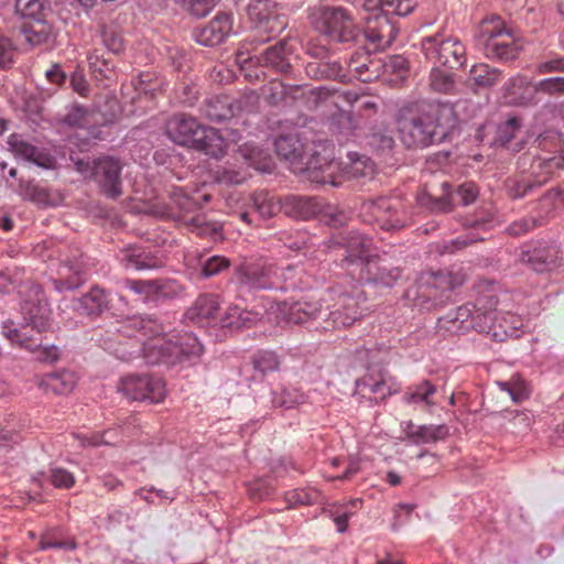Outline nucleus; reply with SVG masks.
I'll use <instances>...</instances> for the list:
<instances>
[{
  "label": "nucleus",
  "mask_w": 564,
  "mask_h": 564,
  "mask_svg": "<svg viewBox=\"0 0 564 564\" xmlns=\"http://www.w3.org/2000/svg\"><path fill=\"white\" fill-rule=\"evenodd\" d=\"M142 351L147 364L172 367L197 359L203 352V345L192 333H184L171 338L150 339L143 344Z\"/></svg>",
  "instance_id": "20e7f679"
},
{
  "label": "nucleus",
  "mask_w": 564,
  "mask_h": 564,
  "mask_svg": "<svg viewBox=\"0 0 564 564\" xmlns=\"http://www.w3.org/2000/svg\"><path fill=\"white\" fill-rule=\"evenodd\" d=\"M356 386L358 389H368L370 393L379 394L381 400L399 391L393 379L383 370L369 371L356 381Z\"/></svg>",
  "instance_id": "7c9ffc66"
},
{
  "label": "nucleus",
  "mask_w": 564,
  "mask_h": 564,
  "mask_svg": "<svg viewBox=\"0 0 564 564\" xmlns=\"http://www.w3.org/2000/svg\"><path fill=\"white\" fill-rule=\"evenodd\" d=\"M498 386L517 403L528 399L530 395V389L525 380H523L518 373L513 375L508 381L498 382Z\"/></svg>",
  "instance_id": "6e6d98bb"
},
{
  "label": "nucleus",
  "mask_w": 564,
  "mask_h": 564,
  "mask_svg": "<svg viewBox=\"0 0 564 564\" xmlns=\"http://www.w3.org/2000/svg\"><path fill=\"white\" fill-rule=\"evenodd\" d=\"M362 7L369 12L406 17L417 7V0H364Z\"/></svg>",
  "instance_id": "f704fd0d"
},
{
  "label": "nucleus",
  "mask_w": 564,
  "mask_h": 564,
  "mask_svg": "<svg viewBox=\"0 0 564 564\" xmlns=\"http://www.w3.org/2000/svg\"><path fill=\"white\" fill-rule=\"evenodd\" d=\"M435 392V386L430 380L424 379L417 384L409 387L408 391L403 395V400L406 403L424 402L427 405H432L434 404V402H432L430 398Z\"/></svg>",
  "instance_id": "8fccbe9b"
},
{
  "label": "nucleus",
  "mask_w": 564,
  "mask_h": 564,
  "mask_svg": "<svg viewBox=\"0 0 564 564\" xmlns=\"http://www.w3.org/2000/svg\"><path fill=\"white\" fill-rule=\"evenodd\" d=\"M189 148L213 159H220L226 154L227 143L217 129L203 126Z\"/></svg>",
  "instance_id": "c756f323"
},
{
  "label": "nucleus",
  "mask_w": 564,
  "mask_h": 564,
  "mask_svg": "<svg viewBox=\"0 0 564 564\" xmlns=\"http://www.w3.org/2000/svg\"><path fill=\"white\" fill-rule=\"evenodd\" d=\"M283 130L274 140V149L278 156L289 161L292 165L301 163L304 155V144L299 137V132L294 126L288 121H271L270 127Z\"/></svg>",
  "instance_id": "6ab92c4d"
},
{
  "label": "nucleus",
  "mask_w": 564,
  "mask_h": 564,
  "mask_svg": "<svg viewBox=\"0 0 564 564\" xmlns=\"http://www.w3.org/2000/svg\"><path fill=\"white\" fill-rule=\"evenodd\" d=\"M219 311L218 296L206 293L200 294L185 313V318L195 324H203L209 319H214Z\"/></svg>",
  "instance_id": "2f4dec72"
},
{
  "label": "nucleus",
  "mask_w": 564,
  "mask_h": 564,
  "mask_svg": "<svg viewBox=\"0 0 564 564\" xmlns=\"http://www.w3.org/2000/svg\"><path fill=\"white\" fill-rule=\"evenodd\" d=\"M305 394L295 388H282L280 391H273L272 405L274 408L290 409L294 405L305 402Z\"/></svg>",
  "instance_id": "5fc2aeb1"
},
{
  "label": "nucleus",
  "mask_w": 564,
  "mask_h": 564,
  "mask_svg": "<svg viewBox=\"0 0 564 564\" xmlns=\"http://www.w3.org/2000/svg\"><path fill=\"white\" fill-rule=\"evenodd\" d=\"M74 163L76 171L96 183L99 192L107 198L117 199L122 195L123 163L119 158L104 154L91 161L78 159Z\"/></svg>",
  "instance_id": "423d86ee"
},
{
  "label": "nucleus",
  "mask_w": 564,
  "mask_h": 564,
  "mask_svg": "<svg viewBox=\"0 0 564 564\" xmlns=\"http://www.w3.org/2000/svg\"><path fill=\"white\" fill-rule=\"evenodd\" d=\"M332 301L333 303L328 301L326 325H322L324 329L349 327L365 314L366 308L361 306L360 295L341 293Z\"/></svg>",
  "instance_id": "f3484780"
},
{
  "label": "nucleus",
  "mask_w": 564,
  "mask_h": 564,
  "mask_svg": "<svg viewBox=\"0 0 564 564\" xmlns=\"http://www.w3.org/2000/svg\"><path fill=\"white\" fill-rule=\"evenodd\" d=\"M412 202L402 193L367 199L361 203L362 221L384 231H400L412 223Z\"/></svg>",
  "instance_id": "7ed1b4c3"
},
{
  "label": "nucleus",
  "mask_w": 564,
  "mask_h": 564,
  "mask_svg": "<svg viewBox=\"0 0 564 564\" xmlns=\"http://www.w3.org/2000/svg\"><path fill=\"white\" fill-rule=\"evenodd\" d=\"M8 144L15 156L30 161L40 167L52 169L56 163L54 156L24 141L19 134H11Z\"/></svg>",
  "instance_id": "c85d7f7f"
},
{
  "label": "nucleus",
  "mask_w": 564,
  "mask_h": 564,
  "mask_svg": "<svg viewBox=\"0 0 564 564\" xmlns=\"http://www.w3.org/2000/svg\"><path fill=\"white\" fill-rule=\"evenodd\" d=\"M337 243L345 248L341 265L347 269L356 267L361 270L365 268L366 262L372 258L369 254L371 240L361 234L350 232L347 236L340 237Z\"/></svg>",
  "instance_id": "b1692460"
},
{
  "label": "nucleus",
  "mask_w": 564,
  "mask_h": 564,
  "mask_svg": "<svg viewBox=\"0 0 564 564\" xmlns=\"http://www.w3.org/2000/svg\"><path fill=\"white\" fill-rule=\"evenodd\" d=\"M503 98L512 106L531 107L539 104L535 83H531L525 76L510 77L503 85Z\"/></svg>",
  "instance_id": "393cba45"
},
{
  "label": "nucleus",
  "mask_w": 564,
  "mask_h": 564,
  "mask_svg": "<svg viewBox=\"0 0 564 564\" xmlns=\"http://www.w3.org/2000/svg\"><path fill=\"white\" fill-rule=\"evenodd\" d=\"M258 97L251 93L234 99L228 95H217L206 98L199 110L200 115L212 122L220 123L234 118L240 111H250Z\"/></svg>",
  "instance_id": "ddd939ff"
},
{
  "label": "nucleus",
  "mask_w": 564,
  "mask_h": 564,
  "mask_svg": "<svg viewBox=\"0 0 564 564\" xmlns=\"http://www.w3.org/2000/svg\"><path fill=\"white\" fill-rule=\"evenodd\" d=\"M564 165V155H554L547 159H538L531 165V176H534L535 181L541 182L543 186L550 181L554 174L561 170Z\"/></svg>",
  "instance_id": "37998d69"
},
{
  "label": "nucleus",
  "mask_w": 564,
  "mask_h": 564,
  "mask_svg": "<svg viewBox=\"0 0 564 564\" xmlns=\"http://www.w3.org/2000/svg\"><path fill=\"white\" fill-rule=\"evenodd\" d=\"M258 318V313L243 310L238 305H231L219 318L218 324L221 328L240 329L242 327H251L257 323Z\"/></svg>",
  "instance_id": "58836bf2"
},
{
  "label": "nucleus",
  "mask_w": 564,
  "mask_h": 564,
  "mask_svg": "<svg viewBox=\"0 0 564 564\" xmlns=\"http://www.w3.org/2000/svg\"><path fill=\"white\" fill-rule=\"evenodd\" d=\"M518 261L538 273L549 272L561 265V250L553 242L530 241L520 247Z\"/></svg>",
  "instance_id": "2eb2a0df"
},
{
  "label": "nucleus",
  "mask_w": 564,
  "mask_h": 564,
  "mask_svg": "<svg viewBox=\"0 0 564 564\" xmlns=\"http://www.w3.org/2000/svg\"><path fill=\"white\" fill-rule=\"evenodd\" d=\"M421 50L433 65L448 69H458L467 61L465 45L457 37L445 36L442 32L423 37Z\"/></svg>",
  "instance_id": "9d476101"
},
{
  "label": "nucleus",
  "mask_w": 564,
  "mask_h": 564,
  "mask_svg": "<svg viewBox=\"0 0 564 564\" xmlns=\"http://www.w3.org/2000/svg\"><path fill=\"white\" fill-rule=\"evenodd\" d=\"M236 62L242 70L253 65L263 69V74L271 73L286 77H294L297 55L291 40L285 37L273 45L263 50L260 55L247 56L245 53H238Z\"/></svg>",
  "instance_id": "6e6552de"
},
{
  "label": "nucleus",
  "mask_w": 564,
  "mask_h": 564,
  "mask_svg": "<svg viewBox=\"0 0 564 564\" xmlns=\"http://www.w3.org/2000/svg\"><path fill=\"white\" fill-rule=\"evenodd\" d=\"M540 187L541 182L535 181L530 174H518L505 181L506 193L511 199H521Z\"/></svg>",
  "instance_id": "ea45409f"
},
{
  "label": "nucleus",
  "mask_w": 564,
  "mask_h": 564,
  "mask_svg": "<svg viewBox=\"0 0 564 564\" xmlns=\"http://www.w3.org/2000/svg\"><path fill=\"white\" fill-rule=\"evenodd\" d=\"M48 0H15V13L21 18H29L33 20L43 19L45 11L50 10Z\"/></svg>",
  "instance_id": "de8ad7c7"
},
{
  "label": "nucleus",
  "mask_w": 564,
  "mask_h": 564,
  "mask_svg": "<svg viewBox=\"0 0 564 564\" xmlns=\"http://www.w3.org/2000/svg\"><path fill=\"white\" fill-rule=\"evenodd\" d=\"M433 65L430 73V86L436 93L452 94L455 90L454 74Z\"/></svg>",
  "instance_id": "3c124183"
},
{
  "label": "nucleus",
  "mask_w": 564,
  "mask_h": 564,
  "mask_svg": "<svg viewBox=\"0 0 564 564\" xmlns=\"http://www.w3.org/2000/svg\"><path fill=\"white\" fill-rule=\"evenodd\" d=\"M445 321L453 324V328L457 330H468L469 328L479 327L485 330V325H481V317L477 316L471 303H466L456 308L455 312H449L445 316Z\"/></svg>",
  "instance_id": "e433bc0d"
},
{
  "label": "nucleus",
  "mask_w": 564,
  "mask_h": 564,
  "mask_svg": "<svg viewBox=\"0 0 564 564\" xmlns=\"http://www.w3.org/2000/svg\"><path fill=\"white\" fill-rule=\"evenodd\" d=\"M232 32V15L219 12L207 24L194 29L195 41L204 46H217L224 43Z\"/></svg>",
  "instance_id": "4be33fe9"
},
{
  "label": "nucleus",
  "mask_w": 564,
  "mask_h": 564,
  "mask_svg": "<svg viewBox=\"0 0 564 564\" xmlns=\"http://www.w3.org/2000/svg\"><path fill=\"white\" fill-rule=\"evenodd\" d=\"M416 203L420 207L433 214L451 213L455 205L454 200H447L443 196H433L423 192L416 195Z\"/></svg>",
  "instance_id": "603ef678"
},
{
  "label": "nucleus",
  "mask_w": 564,
  "mask_h": 564,
  "mask_svg": "<svg viewBox=\"0 0 564 564\" xmlns=\"http://www.w3.org/2000/svg\"><path fill=\"white\" fill-rule=\"evenodd\" d=\"M127 323L129 327L151 339L160 338V335L164 333L163 324L152 315L133 316Z\"/></svg>",
  "instance_id": "c03bdc74"
},
{
  "label": "nucleus",
  "mask_w": 564,
  "mask_h": 564,
  "mask_svg": "<svg viewBox=\"0 0 564 564\" xmlns=\"http://www.w3.org/2000/svg\"><path fill=\"white\" fill-rule=\"evenodd\" d=\"M108 292L99 285H94L80 297L72 300V308L80 316L96 318L110 308Z\"/></svg>",
  "instance_id": "a878e982"
},
{
  "label": "nucleus",
  "mask_w": 564,
  "mask_h": 564,
  "mask_svg": "<svg viewBox=\"0 0 564 564\" xmlns=\"http://www.w3.org/2000/svg\"><path fill=\"white\" fill-rule=\"evenodd\" d=\"M315 29L338 43L357 42L361 30L350 12L343 7L322 6L314 20Z\"/></svg>",
  "instance_id": "1a4fd4ad"
},
{
  "label": "nucleus",
  "mask_w": 564,
  "mask_h": 564,
  "mask_svg": "<svg viewBox=\"0 0 564 564\" xmlns=\"http://www.w3.org/2000/svg\"><path fill=\"white\" fill-rule=\"evenodd\" d=\"M127 265L134 268L135 270H149L156 269L162 265V261L152 256L150 252H132L124 257Z\"/></svg>",
  "instance_id": "338daca9"
},
{
  "label": "nucleus",
  "mask_w": 564,
  "mask_h": 564,
  "mask_svg": "<svg viewBox=\"0 0 564 564\" xmlns=\"http://www.w3.org/2000/svg\"><path fill=\"white\" fill-rule=\"evenodd\" d=\"M306 74L315 79H335L341 83L346 82V74L343 73V67L337 61L327 59L313 61L307 63Z\"/></svg>",
  "instance_id": "4c0bfd02"
},
{
  "label": "nucleus",
  "mask_w": 564,
  "mask_h": 564,
  "mask_svg": "<svg viewBox=\"0 0 564 564\" xmlns=\"http://www.w3.org/2000/svg\"><path fill=\"white\" fill-rule=\"evenodd\" d=\"M299 170L312 183L336 185L334 180L337 165L334 162L333 147L326 143L315 144L305 166Z\"/></svg>",
  "instance_id": "dca6fc26"
},
{
  "label": "nucleus",
  "mask_w": 564,
  "mask_h": 564,
  "mask_svg": "<svg viewBox=\"0 0 564 564\" xmlns=\"http://www.w3.org/2000/svg\"><path fill=\"white\" fill-rule=\"evenodd\" d=\"M498 304V299L495 295H481L479 296L475 303H473V307L477 313V316H480L484 319L485 327H488L495 319L494 311L496 310Z\"/></svg>",
  "instance_id": "69168bd1"
},
{
  "label": "nucleus",
  "mask_w": 564,
  "mask_h": 564,
  "mask_svg": "<svg viewBox=\"0 0 564 564\" xmlns=\"http://www.w3.org/2000/svg\"><path fill=\"white\" fill-rule=\"evenodd\" d=\"M124 434V429L116 427L105 431L102 434L94 433L90 436H83L79 438L84 447H97L100 445L113 446L119 443L118 436Z\"/></svg>",
  "instance_id": "864d4df0"
},
{
  "label": "nucleus",
  "mask_w": 564,
  "mask_h": 564,
  "mask_svg": "<svg viewBox=\"0 0 564 564\" xmlns=\"http://www.w3.org/2000/svg\"><path fill=\"white\" fill-rule=\"evenodd\" d=\"M238 154L245 163L259 172H271L274 162L268 150H264L253 143L246 142L238 148Z\"/></svg>",
  "instance_id": "c9c22d12"
},
{
  "label": "nucleus",
  "mask_w": 564,
  "mask_h": 564,
  "mask_svg": "<svg viewBox=\"0 0 564 564\" xmlns=\"http://www.w3.org/2000/svg\"><path fill=\"white\" fill-rule=\"evenodd\" d=\"M534 144L542 151L564 155L563 134L557 130L549 129L543 131L535 138Z\"/></svg>",
  "instance_id": "09e8293b"
},
{
  "label": "nucleus",
  "mask_w": 564,
  "mask_h": 564,
  "mask_svg": "<svg viewBox=\"0 0 564 564\" xmlns=\"http://www.w3.org/2000/svg\"><path fill=\"white\" fill-rule=\"evenodd\" d=\"M452 184L445 178L444 174L433 175L432 178L425 182L421 192L431 194L433 196H443L447 200H454V192Z\"/></svg>",
  "instance_id": "13d9d810"
},
{
  "label": "nucleus",
  "mask_w": 564,
  "mask_h": 564,
  "mask_svg": "<svg viewBox=\"0 0 564 564\" xmlns=\"http://www.w3.org/2000/svg\"><path fill=\"white\" fill-rule=\"evenodd\" d=\"M401 276V268L377 254L372 256L360 271L361 280L381 288H392Z\"/></svg>",
  "instance_id": "aec40b11"
},
{
  "label": "nucleus",
  "mask_w": 564,
  "mask_h": 564,
  "mask_svg": "<svg viewBox=\"0 0 564 564\" xmlns=\"http://www.w3.org/2000/svg\"><path fill=\"white\" fill-rule=\"evenodd\" d=\"M475 41L486 57L500 62L517 58L522 48L498 15H491L481 21Z\"/></svg>",
  "instance_id": "39448f33"
},
{
  "label": "nucleus",
  "mask_w": 564,
  "mask_h": 564,
  "mask_svg": "<svg viewBox=\"0 0 564 564\" xmlns=\"http://www.w3.org/2000/svg\"><path fill=\"white\" fill-rule=\"evenodd\" d=\"M319 498V492L313 488L294 489L285 494V501L290 508L314 505Z\"/></svg>",
  "instance_id": "e2e57ef3"
},
{
  "label": "nucleus",
  "mask_w": 564,
  "mask_h": 564,
  "mask_svg": "<svg viewBox=\"0 0 564 564\" xmlns=\"http://www.w3.org/2000/svg\"><path fill=\"white\" fill-rule=\"evenodd\" d=\"M20 188L22 195L29 200L39 205L50 204V191L32 181H21Z\"/></svg>",
  "instance_id": "0e129e2a"
},
{
  "label": "nucleus",
  "mask_w": 564,
  "mask_h": 564,
  "mask_svg": "<svg viewBox=\"0 0 564 564\" xmlns=\"http://www.w3.org/2000/svg\"><path fill=\"white\" fill-rule=\"evenodd\" d=\"M284 214L300 219H310L316 216L322 206L316 197L288 196L282 206Z\"/></svg>",
  "instance_id": "473e14b6"
},
{
  "label": "nucleus",
  "mask_w": 564,
  "mask_h": 564,
  "mask_svg": "<svg viewBox=\"0 0 564 564\" xmlns=\"http://www.w3.org/2000/svg\"><path fill=\"white\" fill-rule=\"evenodd\" d=\"M184 292V286L174 279L153 280L152 302L159 303L177 299Z\"/></svg>",
  "instance_id": "a18cd8bd"
},
{
  "label": "nucleus",
  "mask_w": 564,
  "mask_h": 564,
  "mask_svg": "<svg viewBox=\"0 0 564 564\" xmlns=\"http://www.w3.org/2000/svg\"><path fill=\"white\" fill-rule=\"evenodd\" d=\"M87 260L79 250L67 256L62 260L63 278L54 281L55 289L62 292L79 288L87 279Z\"/></svg>",
  "instance_id": "5701e85b"
},
{
  "label": "nucleus",
  "mask_w": 564,
  "mask_h": 564,
  "mask_svg": "<svg viewBox=\"0 0 564 564\" xmlns=\"http://www.w3.org/2000/svg\"><path fill=\"white\" fill-rule=\"evenodd\" d=\"M22 32L26 42L33 46L42 44L48 39V31L43 23V19L34 20L33 23H24L22 26Z\"/></svg>",
  "instance_id": "774afa93"
},
{
  "label": "nucleus",
  "mask_w": 564,
  "mask_h": 564,
  "mask_svg": "<svg viewBox=\"0 0 564 564\" xmlns=\"http://www.w3.org/2000/svg\"><path fill=\"white\" fill-rule=\"evenodd\" d=\"M75 386V373L66 369L44 375L39 383V387L45 392L51 391L54 394H68Z\"/></svg>",
  "instance_id": "72a5a7b5"
},
{
  "label": "nucleus",
  "mask_w": 564,
  "mask_h": 564,
  "mask_svg": "<svg viewBox=\"0 0 564 564\" xmlns=\"http://www.w3.org/2000/svg\"><path fill=\"white\" fill-rule=\"evenodd\" d=\"M253 210L262 219L273 217L281 207L274 202L273 197L267 192L254 193L252 196Z\"/></svg>",
  "instance_id": "4d7b16f0"
},
{
  "label": "nucleus",
  "mask_w": 564,
  "mask_h": 564,
  "mask_svg": "<svg viewBox=\"0 0 564 564\" xmlns=\"http://www.w3.org/2000/svg\"><path fill=\"white\" fill-rule=\"evenodd\" d=\"M87 59L96 79H111L115 75V63L106 58L99 50L90 52Z\"/></svg>",
  "instance_id": "49530a36"
},
{
  "label": "nucleus",
  "mask_w": 564,
  "mask_h": 564,
  "mask_svg": "<svg viewBox=\"0 0 564 564\" xmlns=\"http://www.w3.org/2000/svg\"><path fill=\"white\" fill-rule=\"evenodd\" d=\"M348 166L354 177L371 175L375 171L373 162L366 155L358 152H348Z\"/></svg>",
  "instance_id": "680f3d73"
},
{
  "label": "nucleus",
  "mask_w": 564,
  "mask_h": 564,
  "mask_svg": "<svg viewBox=\"0 0 564 564\" xmlns=\"http://www.w3.org/2000/svg\"><path fill=\"white\" fill-rule=\"evenodd\" d=\"M247 13L252 29L259 34H265L264 42L280 34L288 26V18L276 9L273 0H251Z\"/></svg>",
  "instance_id": "f8f14e48"
},
{
  "label": "nucleus",
  "mask_w": 564,
  "mask_h": 564,
  "mask_svg": "<svg viewBox=\"0 0 564 564\" xmlns=\"http://www.w3.org/2000/svg\"><path fill=\"white\" fill-rule=\"evenodd\" d=\"M405 433L408 438L415 444H425L442 440L447 434V427L444 425L415 426L411 421L406 423Z\"/></svg>",
  "instance_id": "a19ab883"
},
{
  "label": "nucleus",
  "mask_w": 564,
  "mask_h": 564,
  "mask_svg": "<svg viewBox=\"0 0 564 564\" xmlns=\"http://www.w3.org/2000/svg\"><path fill=\"white\" fill-rule=\"evenodd\" d=\"M118 390L131 401L151 403L162 402L166 394L164 381L148 373L128 375L121 378Z\"/></svg>",
  "instance_id": "4468645a"
},
{
  "label": "nucleus",
  "mask_w": 564,
  "mask_h": 564,
  "mask_svg": "<svg viewBox=\"0 0 564 564\" xmlns=\"http://www.w3.org/2000/svg\"><path fill=\"white\" fill-rule=\"evenodd\" d=\"M24 324L21 328L10 329L7 337L26 349H33L29 328L39 335L51 330L53 325L52 311L47 303L40 299L28 300L21 306Z\"/></svg>",
  "instance_id": "9b49d317"
},
{
  "label": "nucleus",
  "mask_w": 564,
  "mask_h": 564,
  "mask_svg": "<svg viewBox=\"0 0 564 564\" xmlns=\"http://www.w3.org/2000/svg\"><path fill=\"white\" fill-rule=\"evenodd\" d=\"M202 127L194 117L178 113L167 120L165 133L175 144L189 148Z\"/></svg>",
  "instance_id": "bb28decb"
},
{
  "label": "nucleus",
  "mask_w": 564,
  "mask_h": 564,
  "mask_svg": "<svg viewBox=\"0 0 564 564\" xmlns=\"http://www.w3.org/2000/svg\"><path fill=\"white\" fill-rule=\"evenodd\" d=\"M375 12L373 15L366 18L367 25L361 31V36L366 39L368 45L372 46V51L384 50L395 40L399 28L389 15Z\"/></svg>",
  "instance_id": "a211bd4d"
},
{
  "label": "nucleus",
  "mask_w": 564,
  "mask_h": 564,
  "mask_svg": "<svg viewBox=\"0 0 564 564\" xmlns=\"http://www.w3.org/2000/svg\"><path fill=\"white\" fill-rule=\"evenodd\" d=\"M465 283L460 271L437 270L421 272L404 293V299L420 311H433L452 299V292Z\"/></svg>",
  "instance_id": "f03ea898"
},
{
  "label": "nucleus",
  "mask_w": 564,
  "mask_h": 564,
  "mask_svg": "<svg viewBox=\"0 0 564 564\" xmlns=\"http://www.w3.org/2000/svg\"><path fill=\"white\" fill-rule=\"evenodd\" d=\"M522 127L520 117H510L498 124L496 130L495 142L500 145H507Z\"/></svg>",
  "instance_id": "052dcab7"
},
{
  "label": "nucleus",
  "mask_w": 564,
  "mask_h": 564,
  "mask_svg": "<svg viewBox=\"0 0 564 564\" xmlns=\"http://www.w3.org/2000/svg\"><path fill=\"white\" fill-rule=\"evenodd\" d=\"M253 369L264 376L268 372L279 370L280 360L274 351L261 350L251 358Z\"/></svg>",
  "instance_id": "bf43d9fd"
},
{
  "label": "nucleus",
  "mask_w": 564,
  "mask_h": 564,
  "mask_svg": "<svg viewBox=\"0 0 564 564\" xmlns=\"http://www.w3.org/2000/svg\"><path fill=\"white\" fill-rule=\"evenodd\" d=\"M327 310L328 300L315 295H305L289 305L286 315L289 322L294 324L318 321L322 322V325H326Z\"/></svg>",
  "instance_id": "412c9836"
},
{
  "label": "nucleus",
  "mask_w": 564,
  "mask_h": 564,
  "mask_svg": "<svg viewBox=\"0 0 564 564\" xmlns=\"http://www.w3.org/2000/svg\"><path fill=\"white\" fill-rule=\"evenodd\" d=\"M399 139L406 149H425L451 141L458 128L452 106L435 100L405 101L395 116Z\"/></svg>",
  "instance_id": "f257e3e1"
},
{
  "label": "nucleus",
  "mask_w": 564,
  "mask_h": 564,
  "mask_svg": "<svg viewBox=\"0 0 564 564\" xmlns=\"http://www.w3.org/2000/svg\"><path fill=\"white\" fill-rule=\"evenodd\" d=\"M372 47L368 45L362 50H357L351 54L348 61V68L355 74L356 78L362 83H371L380 76L382 62L371 56Z\"/></svg>",
  "instance_id": "cd10ccee"
},
{
  "label": "nucleus",
  "mask_w": 564,
  "mask_h": 564,
  "mask_svg": "<svg viewBox=\"0 0 564 564\" xmlns=\"http://www.w3.org/2000/svg\"><path fill=\"white\" fill-rule=\"evenodd\" d=\"M294 273L291 267L280 271L278 267L267 262H243L236 268L238 281L254 290H295L299 285L293 280Z\"/></svg>",
  "instance_id": "0eeeda50"
},
{
  "label": "nucleus",
  "mask_w": 564,
  "mask_h": 564,
  "mask_svg": "<svg viewBox=\"0 0 564 564\" xmlns=\"http://www.w3.org/2000/svg\"><path fill=\"white\" fill-rule=\"evenodd\" d=\"M502 72L485 63L473 65L468 80L478 88H490L500 82Z\"/></svg>",
  "instance_id": "79ce46f5"
}]
</instances>
